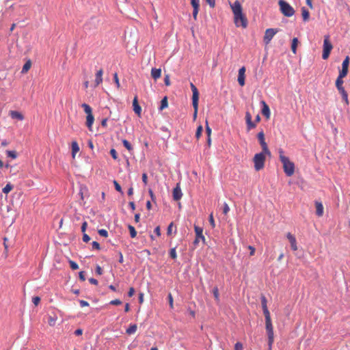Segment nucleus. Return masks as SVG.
<instances>
[{
    "instance_id": "1",
    "label": "nucleus",
    "mask_w": 350,
    "mask_h": 350,
    "mask_svg": "<svg viewBox=\"0 0 350 350\" xmlns=\"http://www.w3.org/2000/svg\"><path fill=\"white\" fill-rule=\"evenodd\" d=\"M230 8L234 14V22L237 27L246 28L247 26V20L243 13L242 6L239 1L230 3Z\"/></svg>"
},
{
    "instance_id": "2",
    "label": "nucleus",
    "mask_w": 350,
    "mask_h": 350,
    "mask_svg": "<svg viewBox=\"0 0 350 350\" xmlns=\"http://www.w3.org/2000/svg\"><path fill=\"white\" fill-rule=\"evenodd\" d=\"M280 160L283 165L284 172L287 176H291L295 172V165L289 160V159L284 156V151L280 148L278 150Z\"/></svg>"
},
{
    "instance_id": "3",
    "label": "nucleus",
    "mask_w": 350,
    "mask_h": 350,
    "mask_svg": "<svg viewBox=\"0 0 350 350\" xmlns=\"http://www.w3.org/2000/svg\"><path fill=\"white\" fill-rule=\"evenodd\" d=\"M190 87L192 91V105L194 109V113H193V118L196 119L198 114V100H199V92L196 87V85L193 83H190Z\"/></svg>"
},
{
    "instance_id": "4",
    "label": "nucleus",
    "mask_w": 350,
    "mask_h": 350,
    "mask_svg": "<svg viewBox=\"0 0 350 350\" xmlns=\"http://www.w3.org/2000/svg\"><path fill=\"white\" fill-rule=\"evenodd\" d=\"M267 155L265 152H259L254 155L253 161L254 163V168L256 171L262 170L265 166V162Z\"/></svg>"
},
{
    "instance_id": "5",
    "label": "nucleus",
    "mask_w": 350,
    "mask_h": 350,
    "mask_svg": "<svg viewBox=\"0 0 350 350\" xmlns=\"http://www.w3.org/2000/svg\"><path fill=\"white\" fill-rule=\"evenodd\" d=\"M278 4L281 12L287 17H291L295 14V10L292 6H291L284 0H279Z\"/></svg>"
},
{
    "instance_id": "6",
    "label": "nucleus",
    "mask_w": 350,
    "mask_h": 350,
    "mask_svg": "<svg viewBox=\"0 0 350 350\" xmlns=\"http://www.w3.org/2000/svg\"><path fill=\"white\" fill-rule=\"evenodd\" d=\"M267 299L264 295L261 296V305L263 314L265 317L266 328H272L270 313L267 306Z\"/></svg>"
},
{
    "instance_id": "7",
    "label": "nucleus",
    "mask_w": 350,
    "mask_h": 350,
    "mask_svg": "<svg viewBox=\"0 0 350 350\" xmlns=\"http://www.w3.org/2000/svg\"><path fill=\"white\" fill-rule=\"evenodd\" d=\"M332 49H333V45L329 40V36H325L324 40H323V54H322V58L323 59H327L329 57Z\"/></svg>"
},
{
    "instance_id": "8",
    "label": "nucleus",
    "mask_w": 350,
    "mask_h": 350,
    "mask_svg": "<svg viewBox=\"0 0 350 350\" xmlns=\"http://www.w3.org/2000/svg\"><path fill=\"white\" fill-rule=\"evenodd\" d=\"M100 20L97 18H91L85 24V28L88 31H93L98 28L100 25Z\"/></svg>"
},
{
    "instance_id": "9",
    "label": "nucleus",
    "mask_w": 350,
    "mask_h": 350,
    "mask_svg": "<svg viewBox=\"0 0 350 350\" xmlns=\"http://www.w3.org/2000/svg\"><path fill=\"white\" fill-rule=\"evenodd\" d=\"M278 32V30L273 28L266 29L265 36L263 38L264 42L266 45L269 44L273 36Z\"/></svg>"
},
{
    "instance_id": "10",
    "label": "nucleus",
    "mask_w": 350,
    "mask_h": 350,
    "mask_svg": "<svg viewBox=\"0 0 350 350\" xmlns=\"http://www.w3.org/2000/svg\"><path fill=\"white\" fill-rule=\"evenodd\" d=\"M172 196H173V199L175 201H178L182 198L183 193H182V191L180 189V183H177L176 186L174 188Z\"/></svg>"
},
{
    "instance_id": "11",
    "label": "nucleus",
    "mask_w": 350,
    "mask_h": 350,
    "mask_svg": "<svg viewBox=\"0 0 350 350\" xmlns=\"http://www.w3.org/2000/svg\"><path fill=\"white\" fill-rule=\"evenodd\" d=\"M286 237L291 243V249L293 251L297 250V241L295 237L293 235L291 232H288L286 234Z\"/></svg>"
},
{
    "instance_id": "12",
    "label": "nucleus",
    "mask_w": 350,
    "mask_h": 350,
    "mask_svg": "<svg viewBox=\"0 0 350 350\" xmlns=\"http://www.w3.org/2000/svg\"><path fill=\"white\" fill-rule=\"evenodd\" d=\"M103 68L99 69L95 75L94 87L98 86L103 82Z\"/></svg>"
},
{
    "instance_id": "13",
    "label": "nucleus",
    "mask_w": 350,
    "mask_h": 350,
    "mask_svg": "<svg viewBox=\"0 0 350 350\" xmlns=\"http://www.w3.org/2000/svg\"><path fill=\"white\" fill-rule=\"evenodd\" d=\"M245 120H246V124H247V129L248 131L256 127V123L252 122V116L249 112H246Z\"/></svg>"
},
{
    "instance_id": "14",
    "label": "nucleus",
    "mask_w": 350,
    "mask_h": 350,
    "mask_svg": "<svg viewBox=\"0 0 350 350\" xmlns=\"http://www.w3.org/2000/svg\"><path fill=\"white\" fill-rule=\"evenodd\" d=\"M261 104L262 105V114L265 116L267 119H269L270 118L269 107L264 100L261 101Z\"/></svg>"
},
{
    "instance_id": "15",
    "label": "nucleus",
    "mask_w": 350,
    "mask_h": 350,
    "mask_svg": "<svg viewBox=\"0 0 350 350\" xmlns=\"http://www.w3.org/2000/svg\"><path fill=\"white\" fill-rule=\"evenodd\" d=\"M133 111L138 116H140L142 112V108L139 106L138 103L137 96H135L133 101Z\"/></svg>"
},
{
    "instance_id": "16",
    "label": "nucleus",
    "mask_w": 350,
    "mask_h": 350,
    "mask_svg": "<svg viewBox=\"0 0 350 350\" xmlns=\"http://www.w3.org/2000/svg\"><path fill=\"white\" fill-rule=\"evenodd\" d=\"M316 214L318 217H321L323 215V206L320 202H315Z\"/></svg>"
},
{
    "instance_id": "17",
    "label": "nucleus",
    "mask_w": 350,
    "mask_h": 350,
    "mask_svg": "<svg viewBox=\"0 0 350 350\" xmlns=\"http://www.w3.org/2000/svg\"><path fill=\"white\" fill-rule=\"evenodd\" d=\"M161 76V70L160 68H152L151 70V77L157 80L159 79Z\"/></svg>"
},
{
    "instance_id": "18",
    "label": "nucleus",
    "mask_w": 350,
    "mask_h": 350,
    "mask_svg": "<svg viewBox=\"0 0 350 350\" xmlns=\"http://www.w3.org/2000/svg\"><path fill=\"white\" fill-rule=\"evenodd\" d=\"M10 116L13 119H17L18 120H23L24 119L23 115L17 111H10Z\"/></svg>"
},
{
    "instance_id": "19",
    "label": "nucleus",
    "mask_w": 350,
    "mask_h": 350,
    "mask_svg": "<svg viewBox=\"0 0 350 350\" xmlns=\"http://www.w3.org/2000/svg\"><path fill=\"white\" fill-rule=\"evenodd\" d=\"M267 336H268L269 349L271 350V347H272V344H273V340H274V334H273V329H268V331H267Z\"/></svg>"
},
{
    "instance_id": "20",
    "label": "nucleus",
    "mask_w": 350,
    "mask_h": 350,
    "mask_svg": "<svg viewBox=\"0 0 350 350\" xmlns=\"http://www.w3.org/2000/svg\"><path fill=\"white\" fill-rule=\"evenodd\" d=\"M94 121V117L93 114H90L86 117V125L90 131H92V124Z\"/></svg>"
},
{
    "instance_id": "21",
    "label": "nucleus",
    "mask_w": 350,
    "mask_h": 350,
    "mask_svg": "<svg viewBox=\"0 0 350 350\" xmlns=\"http://www.w3.org/2000/svg\"><path fill=\"white\" fill-rule=\"evenodd\" d=\"M194 229H195V232H196V237L200 238L201 239L204 241L205 238H204V237L203 236V234H202L203 229L201 227H199V226H194Z\"/></svg>"
},
{
    "instance_id": "22",
    "label": "nucleus",
    "mask_w": 350,
    "mask_h": 350,
    "mask_svg": "<svg viewBox=\"0 0 350 350\" xmlns=\"http://www.w3.org/2000/svg\"><path fill=\"white\" fill-rule=\"evenodd\" d=\"M301 16L304 21L306 22L310 18V12L309 11L304 7L301 8Z\"/></svg>"
},
{
    "instance_id": "23",
    "label": "nucleus",
    "mask_w": 350,
    "mask_h": 350,
    "mask_svg": "<svg viewBox=\"0 0 350 350\" xmlns=\"http://www.w3.org/2000/svg\"><path fill=\"white\" fill-rule=\"evenodd\" d=\"M342 84H343V79L337 78L336 81V87L339 92L345 90Z\"/></svg>"
},
{
    "instance_id": "24",
    "label": "nucleus",
    "mask_w": 350,
    "mask_h": 350,
    "mask_svg": "<svg viewBox=\"0 0 350 350\" xmlns=\"http://www.w3.org/2000/svg\"><path fill=\"white\" fill-rule=\"evenodd\" d=\"M79 151V147L77 142H72V157H75V154Z\"/></svg>"
},
{
    "instance_id": "25",
    "label": "nucleus",
    "mask_w": 350,
    "mask_h": 350,
    "mask_svg": "<svg viewBox=\"0 0 350 350\" xmlns=\"http://www.w3.org/2000/svg\"><path fill=\"white\" fill-rule=\"evenodd\" d=\"M260 144L262 147V152H265L267 154V155L271 156V152L269 151V150L268 148V146H267L266 142L265 141L261 142H260Z\"/></svg>"
},
{
    "instance_id": "26",
    "label": "nucleus",
    "mask_w": 350,
    "mask_h": 350,
    "mask_svg": "<svg viewBox=\"0 0 350 350\" xmlns=\"http://www.w3.org/2000/svg\"><path fill=\"white\" fill-rule=\"evenodd\" d=\"M81 107L83 108L84 111L87 114V116H88L90 114H92V109L89 105H88L86 103H83L81 105Z\"/></svg>"
},
{
    "instance_id": "27",
    "label": "nucleus",
    "mask_w": 350,
    "mask_h": 350,
    "mask_svg": "<svg viewBox=\"0 0 350 350\" xmlns=\"http://www.w3.org/2000/svg\"><path fill=\"white\" fill-rule=\"evenodd\" d=\"M297 43H298V39L297 38H294L292 40V44H291V50L294 54L296 53Z\"/></svg>"
},
{
    "instance_id": "28",
    "label": "nucleus",
    "mask_w": 350,
    "mask_h": 350,
    "mask_svg": "<svg viewBox=\"0 0 350 350\" xmlns=\"http://www.w3.org/2000/svg\"><path fill=\"white\" fill-rule=\"evenodd\" d=\"M13 189V185L10 183H8L3 188V192L5 194L10 192Z\"/></svg>"
},
{
    "instance_id": "29",
    "label": "nucleus",
    "mask_w": 350,
    "mask_h": 350,
    "mask_svg": "<svg viewBox=\"0 0 350 350\" xmlns=\"http://www.w3.org/2000/svg\"><path fill=\"white\" fill-rule=\"evenodd\" d=\"M31 66V62L30 61L27 62L24 64V66H23V67L22 68V72L23 73H26L30 69Z\"/></svg>"
},
{
    "instance_id": "30",
    "label": "nucleus",
    "mask_w": 350,
    "mask_h": 350,
    "mask_svg": "<svg viewBox=\"0 0 350 350\" xmlns=\"http://www.w3.org/2000/svg\"><path fill=\"white\" fill-rule=\"evenodd\" d=\"M347 73H348V69L342 68L341 70H340V72H339V75L337 78L342 79L345 77L347 76Z\"/></svg>"
},
{
    "instance_id": "31",
    "label": "nucleus",
    "mask_w": 350,
    "mask_h": 350,
    "mask_svg": "<svg viewBox=\"0 0 350 350\" xmlns=\"http://www.w3.org/2000/svg\"><path fill=\"white\" fill-rule=\"evenodd\" d=\"M168 103H167V98L166 96H165L161 102V106H160V110H163V109L167 107Z\"/></svg>"
},
{
    "instance_id": "32",
    "label": "nucleus",
    "mask_w": 350,
    "mask_h": 350,
    "mask_svg": "<svg viewBox=\"0 0 350 350\" xmlns=\"http://www.w3.org/2000/svg\"><path fill=\"white\" fill-rule=\"evenodd\" d=\"M213 293L214 295V297L215 300L219 302V289L217 286L214 287L213 289Z\"/></svg>"
},
{
    "instance_id": "33",
    "label": "nucleus",
    "mask_w": 350,
    "mask_h": 350,
    "mask_svg": "<svg viewBox=\"0 0 350 350\" xmlns=\"http://www.w3.org/2000/svg\"><path fill=\"white\" fill-rule=\"evenodd\" d=\"M245 75H238V83L241 86L245 85Z\"/></svg>"
},
{
    "instance_id": "34",
    "label": "nucleus",
    "mask_w": 350,
    "mask_h": 350,
    "mask_svg": "<svg viewBox=\"0 0 350 350\" xmlns=\"http://www.w3.org/2000/svg\"><path fill=\"white\" fill-rule=\"evenodd\" d=\"M349 57L347 56L342 62V68L349 69Z\"/></svg>"
},
{
    "instance_id": "35",
    "label": "nucleus",
    "mask_w": 350,
    "mask_h": 350,
    "mask_svg": "<svg viewBox=\"0 0 350 350\" xmlns=\"http://www.w3.org/2000/svg\"><path fill=\"white\" fill-rule=\"evenodd\" d=\"M339 93L341 94L342 98L345 100V103L347 105H349V100H348L347 92L345 90H344V91H342V92H340Z\"/></svg>"
},
{
    "instance_id": "36",
    "label": "nucleus",
    "mask_w": 350,
    "mask_h": 350,
    "mask_svg": "<svg viewBox=\"0 0 350 350\" xmlns=\"http://www.w3.org/2000/svg\"><path fill=\"white\" fill-rule=\"evenodd\" d=\"M339 93L341 94L342 98L345 100V103L347 105H349V100H348L347 92L345 90H344V91H342V92H340Z\"/></svg>"
},
{
    "instance_id": "37",
    "label": "nucleus",
    "mask_w": 350,
    "mask_h": 350,
    "mask_svg": "<svg viewBox=\"0 0 350 350\" xmlns=\"http://www.w3.org/2000/svg\"><path fill=\"white\" fill-rule=\"evenodd\" d=\"M122 143H123L124 146L128 150L131 151V150H133V147H132L131 144H130V142L129 141H127L126 139H123L122 140Z\"/></svg>"
},
{
    "instance_id": "38",
    "label": "nucleus",
    "mask_w": 350,
    "mask_h": 350,
    "mask_svg": "<svg viewBox=\"0 0 350 350\" xmlns=\"http://www.w3.org/2000/svg\"><path fill=\"white\" fill-rule=\"evenodd\" d=\"M129 230L130 232L131 237L132 238H135L137 235V232L135 229V228L133 226L129 225Z\"/></svg>"
},
{
    "instance_id": "39",
    "label": "nucleus",
    "mask_w": 350,
    "mask_h": 350,
    "mask_svg": "<svg viewBox=\"0 0 350 350\" xmlns=\"http://www.w3.org/2000/svg\"><path fill=\"white\" fill-rule=\"evenodd\" d=\"M6 153H7L8 157H11L12 159H16L17 157V154H16V151H14V150H7Z\"/></svg>"
},
{
    "instance_id": "40",
    "label": "nucleus",
    "mask_w": 350,
    "mask_h": 350,
    "mask_svg": "<svg viewBox=\"0 0 350 350\" xmlns=\"http://www.w3.org/2000/svg\"><path fill=\"white\" fill-rule=\"evenodd\" d=\"M202 130H203V128H202V125H200L198 126L196 133V137L197 139H199L200 137V136L202 135Z\"/></svg>"
},
{
    "instance_id": "41",
    "label": "nucleus",
    "mask_w": 350,
    "mask_h": 350,
    "mask_svg": "<svg viewBox=\"0 0 350 350\" xmlns=\"http://www.w3.org/2000/svg\"><path fill=\"white\" fill-rule=\"evenodd\" d=\"M257 137H258V139L259 141V143L261 142H264L265 141V134H264V132L263 131H261L260 132H259L257 135Z\"/></svg>"
},
{
    "instance_id": "42",
    "label": "nucleus",
    "mask_w": 350,
    "mask_h": 350,
    "mask_svg": "<svg viewBox=\"0 0 350 350\" xmlns=\"http://www.w3.org/2000/svg\"><path fill=\"white\" fill-rule=\"evenodd\" d=\"M170 256L172 259L177 258L176 247H173L170 250Z\"/></svg>"
},
{
    "instance_id": "43",
    "label": "nucleus",
    "mask_w": 350,
    "mask_h": 350,
    "mask_svg": "<svg viewBox=\"0 0 350 350\" xmlns=\"http://www.w3.org/2000/svg\"><path fill=\"white\" fill-rule=\"evenodd\" d=\"M191 4L193 8H199L200 0H191Z\"/></svg>"
},
{
    "instance_id": "44",
    "label": "nucleus",
    "mask_w": 350,
    "mask_h": 350,
    "mask_svg": "<svg viewBox=\"0 0 350 350\" xmlns=\"http://www.w3.org/2000/svg\"><path fill=\"white\" fill-rule=\"evenodd\" d=\"M69 264H70V268L72 270H77L79 269V266H78L77 263L75 262V261L70 260Z\"/></svg>"
},
{
    "instance_id": "45",
    "label": "nucleus",
    "mask_w": 350,
    "mask_h": 350,
    "mask_svg": "<svg viewBox=\"0 0 350 350\" xmlns=\"http://www.w3.org/2000/svg\"><path fill=\"white\" fill-rule=\"evenodd\" d=\"M55 321H56V319L52 317H48L49 325L51 327H53L55 325Z\"/></svg>"
},
{
    "instance_id": "46",
    "label": "nucleus",
    "mask_w": 350,
    "mask_h": 350,
    "mask_svg": "<svg viewBox=\"0 0 350 350\" xmlns=\"http://www.w3.org/2000/svg\"><path fill=\"white\" fill-rule=\"evenodd\" d=\"M99 235L103 237H108V232L105 229H100L98 231Z\"/></svg>"
},
{
    "instance_id": "47",
    "label": "nucleus",
    "mask_w": 350,
    "mask_h": 350,
    "mask_svg": "<svg viewBox=\"0 0 350 350\" xmlns=\"http://www.w3.org/2000/svg\"><path fill=\"white\" fill-rule=\"evenodd\" d=\"M110 154H111V156L112 157V158L113 159L116 160V159H118V154H117V152H116V150L115 149H113V148L111 149Z\"/></svg>"
},
{
    "instance_id": "48",
    "label": "nucleus",
    "mask_w": 350,
    "mask_h": 350,
    "mask_svg": "<svg viewBox=\"0 0 350 350\" xmlns=\"http://www.w3.org/2000/svg\"><path fill=\"white\" fill-rule=\"evenodd\" d=\"M113 185L115 186V189L118 191L122 193L121 186L120 185V184L116 180H113Z\"/></svg>"
},
{
    "instance_id": "49",
    "label": "nucleus",
    "mask_w": 350,
    "mask_h": 350,
    "mask_svg": "<svg viewBox=\"0 0 350 350\" xmlns=\"http://www.w3.org/2000/svg\"><path fill=\"white\" fill-rule=\"evenodd\" d=\"M168 301H169V304H170V306L171 308H174V304H173V297H172V294L170 293L168 294Z\"/></svg>"
},
{
    "instance_id": "50",
    "label": "nucleus",
    "mask_w": 350,
    "mask_h": 350,
    "mask_svg": "<svg viewBox=\"0 0 350 350\" xmlns=\"http://www.w3.org/2000/svg\"><path fill=\"white\" fill-rule=\"evenodd\" d=\"M209 222H210V224H211V227L212 228H215V221H214V219H213V213H211L210 215H209Z\"/></svg>"
},
{
    "instance_id": "51",
    "label": "nucleus",
    "mask_w": 350,
    "mask_h": 350,
    "mask_svg": "<svg viewBox=\"0 0 350 350\" xmlns=\"http://www.w3.org/2000/svg\"><path fill=\"white\" fill-rule=\"evenodd\" d=\"M164 83H165V85H167V86H170V85L171 83H170L169 75H165Z\"/></svg>"
},
{
    "instance_id": "52",
    "label": "nucleus",
    "mask_w": 350,
    "mask_h": 350,
    "mask_svg": "<svg viewBox=\"0 0 350 350\" xmlns=\"http://www.w3.org/2000/svg\"><path fill=\"white\" fill-rule=\"evenodd\" d=\"M230 211V207L227 203L224 204L223 213L226 215Z\"/></svg>"
},
{
    "instance_id": "53",
    "label": "nucleus",
    "mask_w": 350,
    "mask_h": 350,
    "mask_svg": "<svg viewBox=\"0 0 350 350\" xmlns=\"http://www.w3.org/2000/svg\"><path fill=\"white\" fill-rule=\"evenodd\" d=\"M113 79H114V81H115V83L116 84L117 88H119L120 85L118 74L116 72L114 73V75H113Z\"/></svg>"
},
{
    "instance_id": "54",
    "label": "nucleus",
    "mask_w": 350,
    "mask_h": 350,
    "mask_svg": "<svg viewBox=\"0 0 350 350\" xmlns=\"http://www.w3.org/2000/svg\"><path fill=\"white\" fill-rule=\"evenodd\" d=\"M206 133L207 134V137H211V129L209 127L207 121L206 122Z\"/></svg>"
},
{
    "instance_id": "55",
    "label": "nucleus",
    "mask_w": 350,
    "mask_h": 350,
    "mask_svg": "<svg viewBox=\"0 0 350 350\" xmlns=\"http://www.w3.org/2000/svg\"><path fill=\"white\" fill-rule=\"evenodd\" d=\"M234 350H243V345L240 342H237L234 345Z\"/></svg>"
},
{
    "instance_id": "56",
    "label": "nucleus",
    "mask_w": 350,
    "mask_h": 350,
    "mask_svg": "<svg viewBox=\"0 0 350 350\" xmlns=\"http://www.w3.org/2000/svg\"><path fill=\"white\" fill-rule=\"evenodd\" d=\"M32 301L35 306H38L40 301V298L38 296L33 297Z\"/></svg>"
},
{
    "instance_id": "57",
    "label": "nucleus",
    "mask_w": 350,
    "mask_h": 350,
    "mask_svg": "<svg viewBox=\"0 0 350 350\" xmlns=\"http://www.w3.org/2000/svg\"><path fill=\"white\" fill-rule=\"evenodd\" d=\"M92 245L93 249L97 250H100V244L97 241H93Z\"/></svg>"
},
{
    "instance_id": "58",
    "label": "nucleus",
    "mask_w": 350,
    "mask_h": 350,
    "mask_svg": "<svg viewBox=\"0 0 350 350\" xmlns=\"http://www.w3.org/2000/svg\"><path fill=\"white\" fill-rule=\"evenodd\" d=\"M110 304L112 305L118 306L122 304V301L120 299H114L111 301Z\"/></svg>"
},
{
    "instance_id": "59",
    "label": "nucleus",
    "mask_w": 350,
    "mask_h": 350,
    "mask_svg": "<svg viewBox=\"0 0 350 350\" xmlns=\"http://www.w3.org/2000/svg\"><path fill=\"white\" fill-rule=\"evenodd\" d=\"M79 279L81 281H85V272L84 271H80L79 273Z\"/></svg>"
},
{
    "instance_id": "60",
    "label": "nucleus",
    "mask_w": 350,
    "mask_h": 350,
    "mask_svg": "<svg viewBox=\"0 0 350 350\" xmlns=\"http://www.w3.org/2000/svg\"><path fill=\"white\" fill-rule=\"evenodd\" d=\"M79 304H80L81 307H82V308L89 306V303L85 300H80Z\"/></svg>"
},
{
    "instance_id": "61",
    "label": "nucleus",
    "mask_w": 350,
    "mask_h": 350,
    "mask_svg": "<svg viewBox=\"0 0 350 350\" xmlns=\"http://www.w3.org/2000/svg\"><path fill=\"white\" fill-rule=\"evenodd\" d=\"M142 181L144 183V185H147L148 183V176L146 173H144L142 174Z\"/></svg>"
},
{
    "instance_id": "62",
    "label": "nucleus",
    "mask_w": 350,
    "mask_h": 350,
    "mask_svg": "<svg viewBox=\"0 0 350 350\" xmlns=\"http://www.w3.org/2000/svg\"><path fill=\"white\" fill-rule=\"evenodd\" d=\"M87 226H88L87 221L83 222L82 226H81V231H82L83 233H85V232L86 230V228H87Z\"/></svg>"
},
{
    "instance_id": "63",
    "label": "nucleus",
    "mask_w": 350,
    "mask_h": 350,
    "mask_svg": "<svg viewBox=\"0 0 350 350\" xmlns=\"http://www.w3.org/2000/svg\"><path fill=\"white\" fill-rule=\"evenodd\" d=\"M198 12H199V8H193V16L195 20L197 19Z\"/></svg>"
},
{
    "instance_id": "64",
    "label": "nucleus",
    "mask_w": 350,
    "mask_h": 350,
    "mask_svg": "<svg viewBox=\"0 0 350 350\" xmlns=\"http://www.w3.org/2000/svg\"><path fill=\"white\" fill-rule=\"evenodd\" d=\"M90 240V237L85 233H83V241L85 243L88 242Z\"/></svg>"
}]
</instances>
